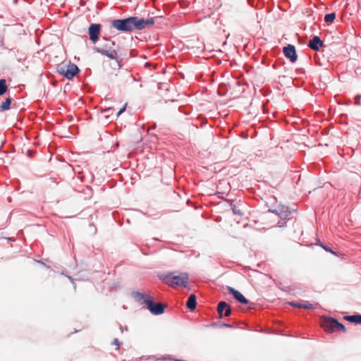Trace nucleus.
<instances>
[{
    "label": "nucleus",
    "instance_id": "10",
    "mask_svg": "<svg viewBox=\"0 0 361 361\" xmlns=\"http://www.w3.org/2000/svg\"><path fill=\"white\" fill-rule=\"evenodd\" d=\"M324 46L323 41L318 36H314L308 43V47L314 51H318L320 47Z\"/></svg>",
    "mask_w": 361,
    "mask_h": 361
},
{
    "label": "nucleus",
    "instance_id": "12",
    "mask_svg": "<svg viewBox=\"0 0 361 361\" xmlns=\"http://www.w3.org/2000/svg\"><path fill=\"white\" fill-rule=\"evenodd\" d=\"M289 305L295 307L303 308L305 310H311L315 308V307L313 305L310 304L307 301H302L301 302H289Z\"/></svg>",
    "mask_w": 361,
    "mask_h": 361
},
{
    "label": "nucleus",
    "instance_id": "23",
    "mask_svg": "<svg viewBox=\"0 0 361 361\" xmlns=\"http://www.w3.org/2000/svg\"><path fill=\"white\" fill-rule=\"evenodd\" d=\"M111 110H112V109L111 108H109V109H105L104 111V112H108V111H109Z\"/></svg>",
    "mask_w": 361,
    "mask_h": 361
},
{
    "label": "nucleus",
    "instance_id": "18",
    "mask_svg": "<svg viewBox=\"0 0 361 361\" xmlns=\"http://www.w3.org/2000/svg\"><path fill=\"white\" fill-rule=\"evenodd\" d=\"M334 324H336V331H341L343 332L345 331V326L343 324L339 323L338 322V320H336V322H335Z\"/></svg>",
    "mask_w": 361,
    "mask_h": 361
},
{
    "label": "nucleus",
    "instance_id": "2",
    "mask_svg": "<svg viewBox=\"0 0 361 361\" xmlns=\"http://www.w3.org/2000/svg\"><path fill=\"white\" fill-rule=\"evenodd\" d=\"M160 279L169 286L186 287L188 284L189 276L185 272L176 274V272H169L160 276Z\"/></svg>",
    "mask_w": 361,
    "mask_h": 361
},
{
    "label": "nucleus",
    "instance_id": "4",
    "mask_svg": "<svg viewBox=\"0 0 361 361\" xmlns=\"http://www.w3.org/2000/svg\"><path fill=\"white\" fill-rule=\"evenodd\" d=\"M145 302L147 305L149 311L155 315L161 314L164 312L165 305L161 303H154L152 300H145Z\"/></svg>",
    "mask_w": 361,
    "mask_h": 361
},
{
    "label": "nucleus",
    "instance_id": "21",
    "mask_svg": "<svg viewBox=\"0 0 361 361\" xmlns=\"http://www.w3.org/2000/svg\"><path fill=\"white\" fill-rule=\"evenodd\" d=\"M126 109V106L121 108L116 114V117H118Z\"/></svg>",
    "mask_w": 361,
    "mask_h": 361
},
{
    "label": "nucleus",
    "instance_id": "20",
    "mask_svg": "<svg viewBox=\"0 0 361 361\" xmlns=\"http://www.w3.org/2000/svg\"><path fill=\"white\" fill-rule=\"evenodd\" d=\"M111 344L117 345V347L118 348L119 346L121 345V343L118 341V338H114V341H112Z\"/></svg>",
    "mask_w": 361,
    "mask_h": 361
},
{
    "label": "nucleus",
    "instance_id": "9",
    "mask_svg": "<svg viewBox=\"0 0 361 361\" xmlns=\"http://www.w3.org/2000/svg\"><path fill=\"white\" fill-rule=\"evenodd\" d=\"M103 40L104 41V44L96 49L98 52L102 54L109 53L111 50L114 49V42L105 37L103 38Z\"/></svg>",
    "mask_w": 361,
    "mask_h": 361
},
{
    "label": "nucleus",
    "instance_id": "15",
    "mask_svg": "<svg viewBox=\"0 0 361 361\" xmlns=\"http://www.w3.org/2000/svg\"><path fill=\"white\" fill-rule=\"evenodd\" d=\"M8 90L6 80H0V95H3Z\"/></svg>",
    "mask_w": 361,
    "mask_h": 361
},
{
    "label": "nucleus",
    "instance_id": "7",
    "mask_svg": "<svg viewBox=\"0 0 361 361\" xmlns=\"http://www.w3.org/2000/svg\"><path fill=\"white\" fill-rule=\"evenodd\" d=\"M336 322V319L331 317H326L324 319L322 327L325 331L332 333L336 331V326L334 322Z\"/></svg>",
    "mask_w": 361,
    "mask_h": 361
},
{
    "label": "nucleus",
    "instance_id": "22",
    "mask_svg": "<svg viewBox=\"0 0 361 361\" xmlns=\"http://www.w3.org/2000/svg\"><path fill=\"white\" fill-rule=\"evenodd\" d=\"M322 247H324V250H326V251H329V252H332V253H333V252H332V251H331L329 247H325V246H324V245H322Z\"/></svg>",
    "mask_w": 361,
    "mask_h": 361
},
{
    "label": "nucleus",
    "instance_id": "19",
    "mask_svg": "<svg viewBox=\"0 0 361 361\" xmlns=\"http://www.w3.org/2000/svg\"><path fill=\"white\" fill-rule=\"evenodd\" d=\"M103 54L110 57L111 59H115V56H114V54H115V51L114 49L111 50V51H109V53H102Z\"/></svg>",
    "mask_w": 361,
    "mask_h": 361
},
{
    "label": "nucleus",
    "instance_id": "1",
    "mask_svg": "<svg viewBox=\"0 0 361 361\" xmlns=\"http://www.w3.org/2000/svg\"><path fill=\"white\" fill-rule=\"evenodd\" d=\"M154 20L152 18L143 19L137 17H129L111 21V27L121 32H130L133 30H142L152 25Z\"/></svg>",
    "mask_w": 361,
    "mask_h": 361
},
{
    "label": "nucleus",
    "instance_id": "8",
    "mask_svg": "<svg viewBox=\"0 0 361 361\" xmlns=\"http://www.w3.org/2000/svg\"><path fill=\"white\" fill-rule=\"evenodd\" d=\"M217 311L220 317H222L223 312H224L225 317H228L231 314V306L224 301H221L218 304Z\"/></svg>",
    "mask_w": 361,
    "mask_h": 361
},
{
    "label": "nucleus",
    "instance_id": "5",
    "mask_svg": "<svg viewBox=\"0 0 361 361\" xmlns=\"http://www.w3.org/2000/svg\"><path fill=\"white\" fill-rule=\"evenodd\" d=\"M101 31V25L92 24L88 30L90 39L95 43L99 39V35Z\"/></svg>",
    "mask_w": 361,
    "mask_h": 361
},
{
    "label": "nucleus",
    "instance_id": "3",
    "mask_svg": "<svg viewBox=\"0 0 361 361\" xmlns=\"http://www.w3.org/2000/svg\"><path fill=\"white\" fill-rule=\"evenodd\" d=\"M57 71L60 75H62L67 79L70 80L79 72V68L74 63H62L59 66Z\"/></svg>",
    "mask_w": 361,
    "mask_h": 361
},
{
    "label": "nucleus",
    "instance_id": "11",
    "mask_svg": "<svg viewBox=\"0 0 361 361\" xmlns=\"http://www.w3.org/2000/svg\"><path fill=\"white\" fill-rule=\"evenodd\" d=\"M227 289L229 293L232 294L238 302L243 304L248 303V300L238 290H236L230 286H228Z\"/></svg>",
    "mask_w": 361,
    "mask_h": 361
},
{
    "label": "nucleus",
    "instance_id": "16",
    "mask_svg": "<svg viewBox=\"0 0 361 361\" xmlns=\"http://www.w3.org/2000/svg\"><path fill=\"white\" fill-rule=\"evenodd\" d=\"M11 103V99L7 98L4 102H3L0 106V109L2 111L8 110L10 107Z\"/></svg>",
    "mask_w": 361,
    "mask_h": 361
},
{
    "label": "nucleus",
    "instance_id": "17",
    "mask_svg": "<svg viewBox=\"0 0 361 361\" xmlns=\"http://www.w3.org/2000/svg\"><path fill=\"white\" fill-rule=\"evenodd\" d=\"M336 13H331L326 14L324 16V21L326 23H331L336 18Z\"/></svg>",
    "mask_w": 361,
    "mask_h": 361
},
{
    "label": "nucleus",
    "instance_id": "13",
    "mask_svg": "<svg viewBox=\"0 0 361 361\" xmlns=\"http://www.w3.org/2000/svg\"><path fill=\"white\" fill-rule=\"evenodd\" d=\"M186 306L191 311L194 310L196 308L197 301L195 295L191 294L189 296L188 300L186 302Z\"/></svg>",
    "mask_w": 361,
    "mask_h": 361
},
{
    "label": "nucleus",
    "instance_id": "14",
    "mask_svg": "<svg viewBox=\"0 0 361 361\" xmlns=\"http://www.w3.org/2000/svg\"><path fill=\"white\" fill-rule=\"evenodd\" d=\"M344 319L350 322L361 324V314L345 316Z\"/></svg>",
    "mask_w": 361,
    "mask_h": 361
},
{
    "label": "nucleus",
    "instance_id": "6",
    "mask_svg": "<svg viewBox=\"0 0 361 361\" xmlns=\"http://www.w3.org/2000/svg\"><path fill=\"white\" fill-rule=\"evenodd\" d=\"M283 52L285 56L289 59L292 63H294L297 61L298 56L295 47L293 45L288 44V46L284 47L283 49Z\"/></svg>",
    "mask_w": 361,
    "mask_h": 361
}]
</instances>
